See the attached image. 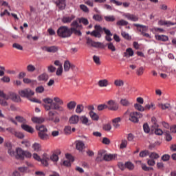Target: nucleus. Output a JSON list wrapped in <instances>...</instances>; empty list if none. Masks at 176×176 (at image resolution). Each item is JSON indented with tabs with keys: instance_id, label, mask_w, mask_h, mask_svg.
<instances>
[{
	"instance_id": "nucleus-1",
	"label": "nucleus",
	"mask_w": 176,
	"mask_h": 176,
	"mask_svg": "<svg viewBox=\"0 0 176 176\" xmlns=\"http://www.w3.org/2000/svg\"><path fill=\"white\" fill-rule=\"evenodd\" d=\"M70 27L71 28H68V26L59 27L56 32L58 36L64 39L71 38L72 34L78 36H82V32H80V30H83V26L79 24L77 20L74 21L71 23Z\"/></svg>"
},
{
	"instance_id": "nucleus-2",
	"label": "nucleus",
	"mask_w": 176,
	"mask_h": 176,
	"mask_svg": "<svg viewBox=\"0 0 176 176\" xmlns=\"http://www.w3.org/2000/svg\"><path fill=\"white\" fill-rule=\"evenodd\" d=\"M44 104L43 106L44 107L45 111H50L51 109L58 111L59 112H64V107L53 102V99L50 98H46L43 99Z\"/></svg>"
},
{
	"instance_id": "nucleus-3",
	"label": "nucleus",
	"mask_w": 176,
	"mask_h": 176,
	"mask_svg": "<svg viewBox=\"0 0 176 176\" xmlns=\"http://www.w3.org/2000/svg\"><path fill=\"white\" fill-rule=\"evenodd\" d=\"M36 130H38V137L41 138V140H49V135H47V129H46V126L44 125H36Z\"/></svg>"
},
{
	"instance_id": "nucleus-4",
	"label": "nucleus",
	"mask_w": 176,
	"mask_h": 176,
	"mask_svg": "<svg viewBox=\"0 0 176 176\" xmlns=\"http://www.w3.org/2000/svg\"><path fill=\"white\" fill-rule=\"evenodd\" d=\"M16 159H20L24 160V157L30 158L32 156V154L28 151H24L21 148H16Z\"/></svg>"
},
{
	"instance_id": "nucleus-5",
	"label": "nucleus",
	"mask_w": 176,
	"mask_h": 176,
	"mask_svg": "<svg viewBox=\"0 0 176 176\" xmlns=\"http://www.w3.org/2000/svg\"><path fill=\"white\" fill-rule=\"evenodd\" d=\"M95 30L90 32H87V35H91L95 38H101V32H102V27L100 25H96L94 26Z\"/></svg>"
},
{
	"instance_id": "nucleus-6",
	"label": "nucleus",
	"mask_w": 176,
	"mask_h": 176,
	"mask_svg": "<svg viewBox=\"0 0 176 176\" xmlns=\"http://www.w3.org/2000/svg\"><path fill=\"white\" fill-rule=\"evenodd\" d=\"M142 118V113L137 111L131 112L129 114V120L133 123H138L139 119Z\"/></svg>"
},
{
	"instance_id": "nucleus-7",
	"label": "nucleus",
	"mask_w": 176,
	"mask_h": 176,
	"mask_svg": "<svg viewBox=\"0 0 176 176\" xmlns=\"http://www.w3.org/2000/svg\"><path fill=\"white\" fill-rule=\"evenodd\" d=\"M19 93L21 97H25V98H30V97H32V96L35 94V92H34V91L30 88L22 89L19 91Z\"/></svg>"
},
{
	"instance_id": "nucleus-8",
	"label": "nucleus",
	"mask_w": 176,
	"mask_h": 176,
	"mask_svg": "<svg viewBox=\"0 0 176 176\" xmlns=\"http://www.w3.org/2000/svg\"><path fill=\"white\" fill-rule=\"evenodd\" d=\"M3 98L4 100H12V101H14L15 102H19V101H20V97L13 92H10L8 95L4 94Z\"/></svg>"
},
{
	"instance_id": "nucleus-9",
	"label": "nucleus",
	"mask_w": 176,
	"mask_h": 176,
	"mask_svg": "<svg viewBox=\"0 0 176 176\" xmlns=\"http://www.w3.org/2000/svg\"><path fill=\"white\" fill-rule=\"evenodd\" d=\"M87 43L88 45H91L92 47H96V48L99 47L100 49H104V47H105V46L104 45V43L101 42L94 41L91 38H87Z\"/></svg>"
},
{
	"instance_id": "nucleus-10",
	"label": "nucleus",
	"mask_w": 176,
	"mask_h": 176,
	"mask_svg": "<svg viewBox=\"0 0 176 176\" xmlns=\"http://www.w3.org/2000/svg\"><path fill=\"white\" fill-rule=\"evenodd\" d=\"M54 111H50L48 112V120H50L51 122H54V123H60V118L56 116L55 117Z\"/></svg>"
},
{
	"instance_id": "nucleus-11",
	"label": "nucleus",
	"mask_w": 176,
	"mask_h": 176,
	"mask_svg": "<svg viewBox=\"0 0 176 176\" xmlns=\"http://www.w3.org/2000/svg\"><path fill=\"white\" fill-rule=\"evenodd\" d=\"M53 2L58 6L60 10H64L67 4L65 3V0H52Z\"/></svg>"
},
{
	"instance_id": "nucleus-12",
	"label": "nucleus",
	"mask_w": 176,
	"mask_h": 176,
	"mask_svg": "<svg viewBox=\"0 0 176 176\" xmlns=\"http://www.w3.org/2000/svg\"><path fill=\"white\" fill-rule=\"evenodd\" d=\"M49 160H50V157L47 153H44L40 162L43 166L47 167V166H49Z\"/></svg>"
},
{
	"instance_id": "nucleus-13",
	"label": "nucleus",
	"mask_w": 176,
	"mask_h": 176,
	"mask_svg": "<svg viewBox=\"0 0 176 176\" xmlns=\"http://www.w3.org/2000/svg\"><path fill=\"white\" fill-rule=\"evenodd\" d=\"M41 50H43L44 52H47L48 53H56L58 50V48L56 46H43L41 47Z\"/></svg>"
},
{
	"instance_id": "nucleus-14",
	"label": "nucleus",
	"mask_w": 176,
	"mask_h": 176,
	"mask_svg": "<svg viewBox=\"0 0 176 176\" xmlns=\"http://www.w3.org/2000/svg\"><path fill=\"white\" fill-rule=\"evenodd\" d=\"M6 130L10 131L11 134H13L15 137H16V138H20L21 140H23V138H24V134H23V133L21 132L14 131V129L10 128H7Z\"/></svg>"
},
{
	"instance_id": "nucleus-15",
	"label": "nucleus",
	"mask_w": 176,
	"mask_h": 176,
	"mask_svg": "<svg viewBox=\"0 0 176 176\" xmlns=\"http://www.w3.org/2000/svg\"><path fill=\"white\" fill-rule=\"evenodd\" d=\"M133 25L134 27L137 28V30L138 31H139V32H141V35L143 33L146 32V31H148V26L146 25H140L138 23H134Z\"/></svg>"
},
{
	"instance_id": "nucleus-16",
	"label": "nucleus",
	"mask_w": 176,
	"mask_h": 176,
	"mask_svg": "<svg viewBox=\"0 0 176 176\" xmlns=\"http://www.w3.org/2000/svg\"><path fill=\"white\" fill-rule=\"evenodd\" d=\"M107 108L110 111H118L119 107H118V104L115 102L113 100H109L107 102Z\"/></svg>"
},
{
	"instance_id": "nucleus-17",
	"label": "nucleus",
	"mask_w": 176,
	"mask_h": 176,
	"mask_svg": "<svg viewBox=\"0 0 176 176\" xmlns=\"http://www.w3.org/2000/svg\"><path fill=\"white\" fill-rule=\"evenodd\" d=\"M65 156L67 160L63 162V164L64 166H66V167H69L71 166V163H72L75 160L71 154H66Z\"/></svg>"
},
{
	"instance_id": "nucleus-18",
	"label": "nucleus",
	"mask_w": 176,
	"mask_h": 176,
	"mask_svg": "<svg viewBox=\"0 0 176 176\" xmlns=\"http://www.w3.org/2000/svg\"><path fill=\"white\" fill-rule=\"evenodd\" d=\"M152 127L154 129V133L156 135H163L164 131H163L161 129H159V125L156 122H154Z\"/></svg>"
},
{
	"instance_id": "nucleus-19",
	"label": "nucleus",
	"mask_w": 176,
	"mask_h": 176,
	"mask_svg": "<svg viewBox=\"0 0 176 176\" xmlns=\"http://www.w3.org/2000/svg\"><path fill=\"white\" fill-rule=\"evenodd\" d=\"M124 16L128 20H131V21L135 22V21H138V20H139L138 16L133 14L126 13L124 14Z\"/></svg>"
},
{
	"instance_id": "nucleus-20",
	"label": "nucleus",
	"mask_w": 176,
	"mask_h": 176,
	"mask_svg": "<svg viewBox=\"0 0 176 176\" xmlns=\"http://www.w3.org/2000/svg\"><path fill=\"white\" fill-rule=\"evenodd\" d=\"M102 31L106 34L105 40L107 41V42H111L112 41V38L111 36L113 35L111 33V30L103 28Z\"/></svg>"
},
{
	"instance_id": "nucleus-21",
	"label": "nucleus",
	"mask_w": 176,
	"mask_h": 176,
	"mask_svg": "<svg viewBox=\"0 0 176 176\" xmlns=\"http://www.w3.org/2000/svg\"><path fill=\"white\" fill-rule=\"evenodd\" d=\"M75 19V15H72L70 16H63L61 19L63 24H69Z\"/></svg>"
},
{
	"instance_id": "nucleus-22",
	"label": "nucleus",
	"mask_w": 176,
	"mask_h": 176,
	"mask_svg": "<svg viewBox=\"0 0 176 176\" xmlns=\"http://www.w3.org/2000/svg\"><path fill=\"white\" fill-rule=\"evenodd\" d=\"M39 82H47L49 80V74L46 73H43L37 77Z\"/></svg>"
},
{
	"instance_id": "nucleus-23",
	"label": "nucleus",
	"mask_w": 176,
	"mask_h": 176,
	"mask_svg": "<svg viewBox=\"0 0 176 176\" xmlns=\"http://www.w3.org/2000/svg\"><path fill=\"white\" fill-rule=\"evenodd\" d=\"M76 148L77 151H79V152H82V151L85 149V143L80 140L77 141L76 144Z\"/></svg>"
},
{
	"instance_id": "nucleus-24",
	"label": "nucleus",
	"mask_w": 176,
	"mask_h": 176,
	"mask_svg": "<svg viewBox=\"0 0 176 176\" xmlns=\"http://www.w3.org/2000/svg\"><path fill=\"white\" fill-rule=\"evenodd\" d=\"M21 129H23V130H24L25 131H27L28 133H30L31 134L34 133V128H32V126H30V125L22 124Z\"/></svg>"
},
{
	"instance_id": "nucleus-25",
	"label": "nucleus",
	"mask_w": 176,
	"mask_h": 176,
	"mask_svg": "<svg viewBox=\"0 0 176 176\" xmlns=\"http://www.w3.org/2000/svg\"><path fill=\"white\" fill-rule=\"evenodd\" d=\"M79 122V116L74 115L70 117L69 120V122L70 124H77V123Z\"/></svg>"
},
{
	"instance_id": "nucleus-26",
	"label": "nucleus",
	"mask_w": 176,
	"mask_h": 176,
	"mask_svg": "<svg viewBox=\"0 0 176 176\" xmlns=\"http://www.w3.org/2000/svg\"><path fill=\"white\" fill-rule=\"evenodd\" d=\"M134 56V51L131 48H127L124 52L123 57H133Z\"/></svg>"
},
{
	"instance_id": "nucleus-27",
	"label": "nucleus",
	"mask_w": 176,
	"mask_h": 176,
	"mask_svg": "<svg viewBox=\"0 0 176 176\" xmlns=\"http://www.w3.org/2000/svg\"><path fill=\"white\" fill-rule=\"evenodd\" d=\"M120 118L118 117L115 119H113L112 120V123H113V127H115V129H119V127H120V124H119V123H120Z\"/></svg>"
},
{
	"instance_id": "nucleus-28",
	"label": "nucleus",
	"mask_w": 176,
	"mask_h": 176,
	"mask_svg": "<svg viewBox=\"0 0 176 176\" xmlns=\"http://www.w3.org/2000/svg\"><path fill=\"white\" fill-rule=\"evenodd\" d=\"M155 39L162 42H167L168 41V36L166 35H155Z\"/></svg>"
},
{
	"instance_id": "nucleus-29",
	"label": "nucleus",
	"mask_w": 176,
	"mask_h": 176,
	"mask_svg": "<svg viewBox=\"0 0 176 176\" xmlns=\"http://www.w3.org/2000/svg\"><path fill=\"white\" fill-rule=\"evenodd\" d=\"M115 157H116V155H112V154H106L103 156V159L106 162H110V160H114Z\"/></svg>"
},
{
	"instance_id": "nucleus-30",
	"label": "nucleus",
	"mask_w": 176,
	"mask_h": 176,
	"mask_svg": "<svg viewBox=\"0 0 176 176\" xmlns=\"http://www.w3.org/2000/svg\"><path fill=\"white\" fill-rule=\"evenodd\" d=\"M104 19L107 23H113L116 20V16L113 15L104 16Z\"/></svg>"
},
{
	"instance_id": "nucleus-31",
	"label": "nucleus",
	"mask_w": 176,
	"mask_h": 176,
	"mask_svg": "<svg viewBox=\"0 0 176 176\" xmlns=\"http://www.w3.org/2000/svg\"><path fill=\"white\" fill-rule=\"evenodd\" d=\"M98 85L100 87H107L108 86L109 82L107 79L100 80L98 82Z\"/></svg>"
},
{
	"instance_id": "nucleus-32",
	"label": "nucleus",
	"mask_w": 176,
	"mask_h": 176,
	"mask_svg": "<svg viewBox=\"0 0 176 176\" xmlns=\"http://www.w3.org/2000/svg\"><path fill=\"white\" fill-rule=\"evenodd\" d=\"M80 122L82 124H85V126H90V123L89 122V118L85 116H82L80 118Z\"/></svg>"
},
{
	"instance_id": "nucleus-33",
	"label": "nucleus",
	"mask_w": 176,
	"mask_h": 176,
	"mask_svg": "<svg viewBox=\"0 0 176 176\" xmlns=\"http://www.w3.org/2000/svg\"><path fill=\"white\" fill-rule=\"evenodd\" d=\"M26 71H28V72H30L31 74H32V72H35V71H36V67H35V66H34V65L32 64H29L26 67Z\"/></svg>"
},
{
	"instance_id": "nucleus-34",
	"label": "nucleus",
	"mask_w": 176,
	"mask_h": 176,
	"mask_svg": "<svg viewBox=\"0 0 176 176\" xmlns=\"http://www.w3.org/2000/svg\"><path fill=\"white\" fill-rule=\"evenodd\" d=\"M6 146H9V148H10L8 149L9 155L10 156H15V157H16V151H14V150L12 149V146H10V143H6Z\"/></svg>"
},
{
	"instance_id": "nucleus-35",
	"label": "nucleus",
	"mask_w": 176,
	"mask_h": 176,
	"mask_svg": "<svg viewBox=\"0 0 176 176\" xmlns=\"http://www.w3.org/2000/svg\"><path fill=\"white\" fill-rule=\"evenodd\" d=\"M67 107L69 109V111H72V109H75L76 107V102L70 101L69 103H67Z\"/></svg>"
},
{
	"instance_id": "nucleus-36",
	"label": "nucleus",
	"mask_w": 176,
	"mask_h": 176,
	"mask_svg": "<svg viewBox=\"0 0 176 176\" xmlns=\"http://www.w3.org/2000/svg\"><path fill=\"white\" fill-rule=\"evenodd\" d=\"M158 107L160 108H161V109H171V105H170V104L168 103H165V104H163V103H160L158 104Z\"/></svg>"
},
{
	"instance_id": "nucleus-37",
	"label": "nucleus",
	"mask_w": 176,
	"mask_h": 176,
	"mask_svg": "<svg viewBox=\"0 0 176 176\" xmlns=\"http://www.w3.org/2000/svg\"><path fill=\"white\" fill-rule=\"evenodd\" d=\"M114 85L117 87H121L122 86H124V81H123V80L121 79H117L115 80Z\"/></svg>"
},
{
	"instance_id": "nucleus-38",
	"label": "nucleus",
	"mask_w": 176,
	"mask_h": 176,
	"mask_svg": "<svg viewBox=\"0 0 176 176\" xmlns=\"http://www.w3.org/2000/svg\"><path fill=\"white\" fill-rule=\"evenodd\" d=\"M78 23L80 24H83L84 25H89V20L85 17H81L78 19Z\"/></svg>"
},
{
	"instance_id": "nucleus-39",
	"label": "nucleus",
	"mask_w": 176,
	"mask_h": 176,
	"mask_svg": "<svg viewBox=\"0 0 176 176\" xmlns=\"http://www.w3.org/2000/svg\"><path fill=\"white\" fill-rule=\"evenodd\" d=\"M116 25L123 27L124 25H129V22L124 19L119 20L116 22Z\"/></svg>"
},
{
	"instance_id": "nucleus-40",
	"label": "nucleus",
	"mask_w": 176,
	"mask_h": 176,
	"mask_svg": "<svg viewBox=\"0 0 176 176\" xmlns=\"http://www.w3.org/2000/svg\"><path fill=\"white\" fill-rule=\"evenodd\" d=\"M89 116L92 120L97 121L100 119L98 115H97V113H94V111H89Z\"/></svg>"
},
{
	"instance_id": "nucleus-41",
	"label": "nucleus",
	"mask_w": 176,
	"mask_h": 176,
	"mask_svg": "<svg viewBox=\"0 0 176 176\" xmlns=\"http://www.w3.org/2000/svg\"><path fill=\"white\" fill-rule=\"evenodd\" d=\"M71 69V63L69 60H65L64 63V71L68 72Z\"/></svg>"
},
{
	"instance_id": "nucleus-42",
	"label": "nucleus",
	"mask_w": 176,
	"mask_h": 176,
	"mask_svg": "<svg viewBox=\"0 0 176 176\" xmlns=\"http://www.w3.org/2000/svg\"><path fill=\"white\" fill-rule=\"evenodd\" d=\"M134 108L135 109L139 111L140 112H144V111H145L144 107L138 103L134 104Z\"/></svg>"
},
{
	"instance_id": "nucleus-43",
	"label": "nucleus",
	"mask_w": 176,
	"mask_h": 176,
	"mask_svg": "<svg viewBox=\"0 0 176 176\" xmlns=\"http://www.w3.org/2000/svg\"><path fill=\"white\" fill-rule=\"evenodd\" d=\"M15 119L19 123H22V124H25V123H27V120H25V118H23V117L20 116H16Z\"/></svg>"
},
{
	"instance_id": "nucleus-44",
	"label": "nucleus",
	"mask_w": 176,
	"mask_h": 176,
	"mask_svg": "<svg viewBox=\"0 0 176 176\" xmlns=\"http://www.w3.org/2000/svg\"><path fill=\"white\" fill-rule=\"evenodd\" d=\"M23 82L25 83H26L27 85H35V83H36V80H31L30 78H23Z\"/></svg>"
},
{
	"instance_id": "nucleus-45",
	"label": "nucleus",
	"mask_w": 176,
	"mask_h": 176,
	"mask_svg": "<svg viewBox=\"0 0 176 176\" xmlns=\"http://www.w3.org/2000/svg\"><path fill=\"white\" fill-rule=\"evenodd\" d=\"M155 104L151 103V104H146L144 107V111H149V109H152V111H155Z\"/></svg>"
},
{
	"instance_id": "nucleus-46",
	"label": "nucleus",
	"mask_w": 176,
	"mask_h": 176,
	"mask_svg": "<svg viewBox=\"0 0 176 176\" xmlns=\"http://www.w3.org/2000/svg\"><path fill=\"white\" fill-rule=\"evenodd\" d=\"M54 101L56 102L55 104H56L57 105H59V107L60 105H64V101H63V100H61L58 97H54Z\"/></svg>"
},
{
	"instance_id": "nucleus-47",
	"label": "nucleus",
	"mask_w": 176,
	"mask_h": 176,
	"mask_svg": "<svg viewBox=\"0 0 176 176\" xmlns=\"http://www.w3.org/2000/svg\"><path fill=\"white\" fill-rule=\"evenodd\" d=\"M84 108L85 107H83V104H78L76 109V113H82V112H83Z\"/></svg>"
},
{
	"instance_id": "nucleus-48",
	"label": "nucleus",
	"mask_w": 176,
	"mask_h": 176,
	"mask_svg": "<svg viewBox=\"0 0 176 176\" xmlns=\"http://www.w3.org/2000/svg\"><path fill=\"white\" fill-rule=\"evenodd\" d=\"M93 60L96 65H101V60H100V56L94 55L93 56Z\"/></svg>"
},
{
	"instance_id": "nucleus-49",
	"label": "nucleus",
	"mask_w": 176,
	"mask_h": 176,
	"mask_svg": "<svg viewBox=\"0 0 176 176\" xmlns=\"http://www.w3.org/2000/svg\"><path fill=\"white\" fill-rule=\"evenodd\" d=\"M121 35L122 37H124V39H126L127 41H130V39H131V36H130V34L124 31L121 32Z\"/></svg>"
},
{
	"instance_id": "nucleus-50",
	"label": "nucleus",
	"mask_w": 176,
	"mask_h": 176,
	"mask_svg": "<svg viewBox=\"0 0 176 176\" xmlns=\"http://www.w3.org/2000/svg\"><path fill=\"white\" fill-rule=\"evenodd\" d=\"M107 48L111 52H116V47L113 45V43H109L107 44Z\"/></svg>"
},
{
	"instance_id": "nucleus-51",
	"label": "nucleus",
	"mask_w": 176,
	"mask_h": 176,
	"mask_svg": "<svg viewBox=\"0 0 176 176\" xmlns=\"http://www.w3.org/2000/svg\"><path fill=\"white\" fill-rule=\"evenodd\" d=\"M159 24L160 25H174L173 23L170 21H159Z\"/></svg>"
},
{
	"instance_id": "nucleus-52",
	"label": "nucleus",
	"mask_w": 176,
	"mask_h": 176,
	"mask_svg": "<svg viewBox=\"0 0 176 176\" xmlns=\"http://www.w3.org/2000/svg\"><path fill=\"white\" fill-rule=\"evenodd\" d=\"M32 148L34 149V151H35V152H39V151H41V144L38 143H34L32 145Z\"/></svg>"
},
{
	"instance_id": "nucleus-53",
	"label": "nucleus",
	"mask_w": 176,
	"mask_h": 176,
	"mask_svg": "<svg viewBox=\"0 0 176 176\" xmlns=\"http://www.w3.org/2000/svg\"><path fill=\"white\" fill-rule=\"evenodd\" d=\"M34 123H43V119L39 118L38 117H34L32 118Z\"/></svg>"
},
{
	"instance_id": "nucleus-54",
	"label": "nucleus",
	"mask_w": 176,
	"mask_h": 176,
	"mask_svg": "<svg viewBox=\"0 0 176 176\" xmlns=\"http://www.w3.org/2000/svg\"><path fill=\"white\" fill-rule=\"evenodd\" d=\"M143 130L144 133H146L147 134L151 131V129L149 128V125L148 123H145L143 124Z\"/></svg>"
},
{
	"instance_id": "nucleus-55",
	"label": "nucleus",
	"mask_w": 176,
	"mask_h": 176,
	"mask_svg": "<svg viewBox=\"0 0 176 176\" xmlns=\"http://www.w3.org/2000/svg\"><path fill=\"white\" fill-rule=\"evenodd\" d=\"M125 167L129 170H133L134 169V164L133 163L128 162L125 163Z\"/></svg>"
},
{
	"instance_id": "nucleus-56",
	"label": "nucleus",
	"mask_w": 176,
	"mask_h": 176,
	"mask_svg": "<svg viewBox=\"0 0 176 176\" xmlns=\"http://www.w3.org/2000/svg\"><path fill=\"white\" fill-rule=\"evenodd\" d=\"M120 104L123 105V107H129L130 105V102L127 99H122L120 100Z\"/></svg>"
},
{
	"instance_id": "nucleus-57",
	"label": "nucleus",
	"mask_w": 176,
	"mask_h": 176,
	"mask_svg": "<svg viewBox=\"0 0 176 176\" xmlns=\"http://www.w3.org/2000/svg\"><path fill=\"white\" fill-rule=\"evenodd\" d=\"M93 19L96 21H102V16L100 14H94L93 16Z\"/></svg>"
},
{
	"instance_id": "nucleus-58",
	"label": "nucleus",
	"mask_w": 176,
	"mask_h": 176,
	"mask_svg": "<svg viewBox=\"0 0 176 176\" xmlns=\"http://www.w3.org/2000/svg\"><path fill=\"white\" fill-rule=\"evenodd\" d=\"M126 147H127V140H122L120 146V148L124 149V148H126Z\"/></svg>"
},
{
	"instance_id": "nucleus-59",
	"label": "nucleus",
	"mask_w": 176,
	"mask_h": 176,
	"mask_svg": "<svg viewBox=\"0 0 176 176\" xmlns=\"http://www.w3.org/2000/svg\"><path fill=\"white\" fill-rule=\"evenodd\" d=\"M144 67H140V69H138L136 74L138 76H141L144 74Z\"/></svg>"
},
{
	"instance_id": "nucleus-60",
	"label": "nucleus",
	"mask_w": 176,
	"mask_h": 176,
	"mask_svg": "<svg viewBox=\"0 0 176 176\" xmlns=\"http://www.w3.org/2000/svg\"><path fill=\"white\" fill-rule=\"evenodd\" d=\"M12 47H14V49H17V50H23V46L17 43H13Z\"/></svg>"
},
{
	"instance_id": "nucleus-61",
	"label": "nucleus",
	"mask_w": 176,
	"mask_h": 176,
	"mask_svg": "<svg viewBox=\"0 0 176 176\" xmlns=\"http://www.w3.org/2000/svg\"><path fill=\"white\" fill-rule=\"evenodd\" d=\"M103 130H104V131H111V130H112V126H111L110 124H106L103 126Z\"/></svg>"
},
{
	"instance_id": "nucleus-62",
	"label": "nucleus",
	"mask_w": 176,
	"mask_h": 176,
	"mask_svg": "<svg viewBox=\"0 0 176 176\" xmlns=\"http://www.w3.org/2000/svg\"><path fill=\"white\" fill-rule=\"evenodd\" d=\"M108 108V105L105 104H99L98 106V111H104V109H107Z\"/></svg>"
},
{
	"instance_id": "nucleus-63",
	"label": "nucleus",
	"mask_w": 176,
	"mask_h": 176,
	"mask_svg": "<svg viewBox=\"0 0 176 176\" xmlns=\"http://www.w3.org/2000/svg\"><path fill=\"white\" fill-rule=\"evenodd\" d=\"M150 159H159L160 156L156 153H151L149 155Z\"/></svg>"
},
{
	"instance_id": "nucleus-64",
	"label": "nucleus",
	"mask_w": 176,
	"mask_h": 176,
	"mask_svg": "<svg viewBox=\"0 0 176 176\" xmlns=\"http://www.w3.org/2000/svg\"><path fill=\"white\" fill-rule=\"evenodd\" d=\"M72 131V128L69 126H67L64 129L65 134H71Z\"/></svg>"
}]
</instances>
